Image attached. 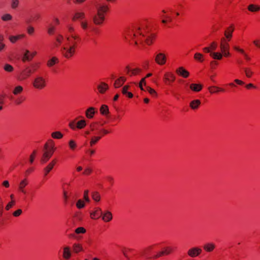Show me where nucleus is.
<instances>
[{
  "label": "nucleus",
  "instance_id": "1",
  "mask_svg": "<svg viewBox=\"0 0 260 260\" xmlns=\"http://www.w3.org/2000/svg\"><path fill=\"white\" fill-rule=\"evenodd\" d=\"M154 33L148 31L147 29L132 27L125 32V38L131 44L138 45H151L156 39Z\"/></svg>",
  "mask_w": 260,
  "mask_h": 260
},
{
  "label": "nucleus",
  "instance_id": "2",
  "mask_svg": "<svg viewBox=\"0 0 260 260\" xmlns=\"http://www.w3.org/2000/svg\"><path fill=\"white\" fill-rule=\"evenodd\" d=\"M109 11L108 5L104 4L100 5L97 8V12L93 16L92 18L93 23L95 25L102 26L105 21V17Z\"/></svg>",
  "mask_w": 260,
  "mask_h": 260
},
{
  "label": "nucleus",
  "instance_id": "3",
  "mask_svg": "<svg viewBox=\"0 0 260 260\" xmlns=\"http://www.w3.org/2000/svg\"><path fill=\"white\" fill-rule=\"evenodd\" d=\"M56 150L55 142L52 139H48L44 146V152L40 159V162L44 164L47 162Z\"/></svg>",
  "mask_w": 260,
  "mask_h": 260
},
{
  "label": "nucleus",
  "instance_id": "4",
  "mask_svg": "<svg viewBox=\"0 0 260 260\" xmlns=\"http://www.w3.org/2000/svg\"><path fill=\"white\" fill-rule=\"evenodd\" d=\"M40 67V64L39 63H35L30 64L29 67L25 68L17 75V80L19 81L27 80L38 71Z\"/></svg>",
  "mask_w": 260,
  "mask_h": 260
},
{
  "label": "nucleus",
  "instance_id": "5",
  "mask_svg": "<svg viewBox=\"0 0 260 260\" xmlns=\"http://www.w3.org/2000/svg\"><path fill=\"white\" fill-rule=\"evenodd\" d=\"M31 84L34 89L42 90L47 86V80L42 76H37L34 78Z\"/></svg>",
  "mask_w": 260,
  "mask_h": 260
},
{
  "label": "nucleus",
  "instance_id": "6",
  "mask_svg": "<svg viewBox=\"0 0 260 260\" xmlns=\"http://www.w3.org/2000/svg\"><path fill=\"white\" fill-rule=\"evenodd\" d=\"M111 133V129H106L104 128L100 129L98 132V136H94L91 138L90 146L91 147L94 146L103 137Z\"/></svg>",
  "mask_w": 260,
  "mask_h": 260
},
{
  "label": "nucleus",
  "instance_id": "7",
  "mask_svg": "<svg viewBox=\"0 0 260 260\" xmlns=\"http://www.w3.org/2000/svg\"><path fill=\"white\" fill-rule=\"evenodd\" d=\"M67 45L73 47L74 49H77L78 45L80 43L81 39L79 35H72V36H68L67 38Z\"/></svg>",
  "mask_w": 260,
  "mask_h": 260
},
{
  "label": "nucleus",
  "instance_id": "8",
  "mask_svg": "<svg viewBox=\"0 0 260 260\" xmlns=\"http://www.w3.org/2000/svg\"><path fill=\"white\" fill-rule=\"evenodd\" d=\"M231 41H227L224 39H221L220 41V50L222 52L223 55L225 57H230L231 53L230 52V44L229 42Z\"/></svg>",
  "mask_w": 260,
  "mask_h": 260
},
{
  "label": "nucleus",
  "instance_id": "9",
  "mask_svg": "<svg viewBox=\"0 0 260 260\" xmlns=\"http://www.w3.org/2000/svg\"><path fill=\"white\" fill-rule=\"evenodd\" d=\"M76 49L73 47H69L67 45L61 49V53L62 56L67 59H72L76 53Z\"/></svg>",
  "mask_w": 260,
  "mask_h": 260
},
{
  "label": "nucleus",
  "instance_id": "10",
  "mask_svg": "<svg viewBox=\"0 0 260 260\" xmlns=\"http://www.w3.org/2000/svg\"><path fill=\"white\" fill-rule=\"evenodd\" d=\"M177 249L176 246H167L162 249V250L158 252L154 256V258H157L162 256L168 255L173 253Z\"/></svg>",
  "mask_w": 260,
  "mask_h": 260
},
{
  "label": "nucleus",
  "instance_id": "11",
  "mask_svg": "<svg viewBox=\"0 0 260 260\" xmlns=\"http://www.w3.org/2000/svg\"><path fill=\"white\" fill-rule=\"evenodd\" d=\"M176 80V76L172 72H166L164 73L162 81L166 85L171 86Z\"/></svg>",
  "mask_w": 260,
  "mask_h": 260
},
{
  "label": "nucleus",
  "instance_id": "12",
  "mask_svg": "<svg viewBox=\"0 0 260 260\" xmlns=\"http://www.w3.org/2000/svg\"><path fill=\"white\" fill-rule=\"evenodd\" d=\"M235 30V26L234 24H231L224 31V37L221 39H224L227 41H231L233 37V33Z\"/></svg>",
  "mask_w": 260,
  "mask_h": 260
},
{
  "label": "nucleus",
  "instance_id": "13",
  "mask_svg": "<svg viewBox=\"0 0 260 260\" xmlns=\"http://www.w3.org/2000/svg\"><path fill=\"white\" fill-rule=\"evenodd\" d=\"M109 89V85L104 82H100L96 86L97 92L101 94H104Z\"/></svg>",
  "mask_w": 260,
  "mask_h": 260
},
{
  "label": "nucleus",
  "instance_id": "14",
  "mask_svg": "<svg viewBox=\"0 0 260 260\" xmlns=\"http://www.w3.org/2000/svg\"><path fill=\"white\" fill-rule=\"evenodd\" d=\"M155 62L159 66H164L166 63L167 57L164 53H158L155 57Z\"/></svg>",
  "mask_w": 260,
  "mask_h": 260
},
{
  "label": "nucleus",
  "instance_id": "15",
  "mask_svg": "<svg viewBox=\"0 0 260 260\" xmlns=\"http://www.w3.org/2000/svg\"><path fill=\"white\" fill-rule=\"evenodd\" d=\"M202 250L198 247H194L190 248L187 251V255L191 257H197L201 254Z\"/></svg>",
  "mask_w": 260,
  "mask_h": 260
},
{
  "label": "nucleus",
  "instance_id": "16",
  "mask_svg": "<svg viewBox=\"0 0 260 260\" xmlns=\"http://www.w3.org/2000/svg\"><path fill=\"white\" fill-rule=\"evenodd\" d=\"M57 160L56 158L53 159L51 162L43 169L44 176V177L50 173V172L53 169V167L56 164Z\"/></svg>",
  "mask_w": 260,
  "mask_h": 260
},
{
  "label": "nucleus",
  "instance_id": "17",
  "mask_svg": "<svg viewBox=\"0 0 260 260\" xmlns=\"http://www.w3.org/2000/svg\"><path fill=\"white\" fill-rule=\"evenodd\" d=\"M29 51L28 50H26L23 55V56L22 58V61L23 62H25L26 61H29L31 60L33 58L37 55V52L34 51L31 52V53H29Z\"/></svg>",
  "mask_w": 260,
  "mask_h": 260
},
{
  "label": "nucleus",
  "instance_id": "18",
  "mask_svg": "<svg viewBox=\"0 0 260 260\" xmlns=\"http://www.w3.org/2000/svg\"><path fill=\"white\" fill-rule=\"evenodd\" d=\"M175 72L178 76L184 78H188L190 75L189 72L183 67L178 68Z\"/></svg>",
  "mask_w": 260,
  "mask_h": 260
},
{
  "label": "nucleus",
  "instance_id": "19",
  "mask_svg": "<svg viewBox=\"0 0 260 260\" xmlns=\"http://www.w3.org/2000/svg\"><path fill=\"white\" fill-rule=\"evenodd\" d=\"M102 215V211L100 208H95L90 212V216L92 219H98Z\"/></svg>",
  "mask_w": 260,
  "mask_h": 260
},
{
  "label": "nucleus",
  "instance_id": "20",
  "mask_svg": "<svg viewBox=\"0 0 260 260\" xmlns=\"http://www.w3.org/2000/svg\"><path fill=\"white\" fill-rule=\"evenodd\" d=\"M134 252L135 249L132 248L124 247L122 249L123 254L127 260H131L132 255H134Z\"/></svg>",
  "mask_w": 260,
  "mask_h": 260
},
{
  "label": "nucleus",
  "instance_id": "21",
  "mask_svg": "<svg viewBox=\"0 0 260 260\" xmlns=\"http://www.w3.org/2000/svg\"><path fill=\"white\" fill-rule=\"evenodd\" d=\"M126 81V78L125 76H120L115 81L113 86L115 88H120L124 84Z\"/></svg>",
  "mask_w": 260,
  "mask_h": 260
},
{
  "label": "nucleus",
  "instance_id": "22",
  "mask_svg": "<svg viewBox=\"0 0 260 260\" xmlns=\"http://www.w3.org/2000/svg\"><path fill=\"white\" fill-rule=\"evenodd\" d=\"M85 18V14L83 12H76L72 18V20L74 22L79 20H83Z\"/></svg>",
  "mask_w": 260,
  "mask_h": 260
},
{
  "label": "nucleus",
  "instance_id": "23",
  "mask_svg": "<svg viewBox=\"0 0 260 260\" xmlns=\"http://www.w3.org/2000/svg\"><path fill=\"white\" fill-rule=\"evenodd\" d=\"M208 90L211 94L217 93L219 92H225L224 88L216 86H211L208 87Z\"/></svg>",
  "mask_w": 260,
  "mask_h": 260
},
{
  "label": "nucleus",
  "instance_id": "24",
  "mask_svg": "<svg viewBox=\"0 0 260 260\" xmlns=\"http://www.w3.org/2000/svg\"><path fill=\"white\" fill-rule=\"evenodd\" d=\"M102 220L105 222H108L112 220L113 215L110 211H106L102 215Z\"/></svg>",
  "mask_w": 260,
  "mask_h": 260
},
{
  "label": "nucleus",
  "instance_id": "25",
  "mask_svg": "<svg viewBox=\"0 0 260 260\" xmlns=\"http://www.w3.org/2000/svg\"><path fill=\"white\" fill-rule=\"evenodd\" d=\"M95 113V108L90 107L85 111V116L88 119H92L93 118Z\"/></svg>",
  "mask_w": 260,
  "mask_h": 260
},
{
  "label": "nucleus",
  "instance_id": "26",
  "mask_svg": "<svg viewBox=\"0 0 260 260\" xmlns=\"http://www.w3.org/2000/svg\"><path fill=\"white\" fill-rule=\"evenodd\" d=\"M201 105L200 100L197 99L191 101L189 103L190 108L193 110H198Z\"/></svg>",
  "mask_w": 260,
  "mask_h": 260
},
{
  "label": "nucleus",
  "instance_id": "27",
  "mask_svg": "<svg viewBox=\"0 0 260 260\" xmlns=\"http://www.w3.org/2000/svg\"><path fill=\"white\" fill-rule=\"evenodd\" d=\"M72 255L70 248L68 246L64 247L63 249L62 257L66 260L69 259Z\"/></svg>",
  "mask_w": 260,
  "mask_h": 260
},
{
  "label": "nucleus",
  "instance_id": "28",
  "mask_svg": "<svg viewBox=\"0 0 260 260\" xmlns=\"http://www.w3.org/2000/svg\"><path fill=\"white\" fill-rule=\"evenodd\" d=\"M28 181L27 179L24 178L23 180L21 181L19 184V190L21 192L25 194L26 191L24 189V188L28 185Z\"/></svg>",
  "mask_w": 260,
  "mask_h": 260
},
{
  "label": "nucleus",
  "instance_id": "29",
  "mask_svg": "<svg viewBox=\"0 0 260 260\" xmlns=\"http://www.w3.org/2000/svg\"><path fill=\"white\" fill-rule=\"evenodd\" d=\"M203 249L207 252H210L213 251L215 248V245L213 243H207L204 245Z\"/></svg>",
  "mask_w": 260,
  "mask_h": 260
},
{
  "label": "nucleus",
  "instance_id": "30",
  "mask_svg": "<svg viewBox=\"0 0 260 260\" xmlns=\"http://www.w3.org/2000/svg\"><path fill=\"white\" fill-rule=\"evenodd\" d=\"M247 10L251 12L256 13L260 11V5L256 4H250L247 7Z\"/></svg>",
  "mask_w": 260,
  "mask_h": 260
},
{
  "label": "nucleus",
  "instance_id": "31",
  "mask_svg": "<svg viewBox=\"0 0 260 260\" xmlns=\"http://www.w3.org/2000/svg\"><path fill=\"white\" fill-rule=\"evenodd\" d=\"M80 26L84 31H87L90 27L89 22L85 19L80 21Z\"/></svg>",
  "mask_w": 260,
  "mask_h": 260
},
{
  "label": "nucleus",
  "instance_id": "32",
  "mask_svg": "<svg viewBox=\"0 0 260 260\" xmlns=\"http://www.w3.org/2000/svg\"><path fill=\"white\" fill-rule=\"evenodd\" d=\"M189 88L193 91L199 92L202 89L203 85L201 84L191 83Z\"/></svg>",
  "mask_w": 260,
  "mask_h": 260
},
{
  "label": "nucleus",
  "instance_id": "33",
  "mask_svg": "<svg viewBox=\"0 0 260 260\" xmlns=\"http://www.w3.org/2000/svg\"><path fill=\"white\" fill-rule=\"evenodd\" d=\"M59 63V59L56 56H53L47 61V66L48 67H52Z\"/></svg>",
  "mask_w": 260,
  "mask_h": 260
},
{
  "label": "nucleus",
  "instance_id": "34",
  "mask_svg": "<svg viewBox=\"0 0 260 260\" xmlns=\"http://www.w3.org/2000/svg\"><path fill=\"white\" fill-rule=\"evenodd\" d=\"M24 37V35H18L16 36H11L9 37V40L12 43H15L17 41L22 39Z\"/></svg>",
  "mask_w": 260,
  "mask_h": 260
},
{
  "label": "nucleus",
  "instance_id": "35",
  "mask_svg": "<svg viewBox=\"0 0 260 260\" xmlns=\"http://www.w3.org/2000/svg\"><path fill=\"white\" fill-rule=\"evenodd\" d=\"M210 56L214 59L221 60L223 56L222 52H211L210 54Z\"/></svg>",
  "mask_w": 260,
  "mask_h": 260
},
{
  "label": "nucleus",
  "instance_id": "36",
  "mask_svg": "<svg viewBox=\"0 0 260 260\" xmlns=\"http://www.w3.org/2000/svg\"><path fill=\"white\" fill-rule=\"evenodd\" d=\"M87 125L86 121L84 119H82L79 121H78L76 123V127L77 129H83Z\"/></svg>",
  "mask_w": 260,
  "mask_h": 260
},
{
  "label": "nucleus",
  "instance_id": "37",
  "mask_svg": "<svg viewBox=\"0 0 260 260\" xmlns=\"http://www.w3.org/2000/svg\"><path fill=\"white\" fill-rule=\"evenodd\" d=\"M73 250L75 253H79L83 250V247L81 244L75 243L73 245Z\"/></svg>",
  "mask_w": 260,
  "mask_h": 260
},
{
  "label": "nucleus",
  "instance_id": "38",
  "mask_svg": "<svg viewBox=\"0 0 260 260\" xmlns=\"http://www.w3.org/2000/svg\"><path fill=\"white\" fill-rule=\"evenodd\" d=\"M193 58L195 60L200 62H203L205 60L204 55L202 53L198 52L194 54Z\"/></svg>",
  "mask_w": 260,
  "mask_h": 260
},
{
  "label": "nucleus",
  "instance_id": "39",
  "mask_svg": "<svg viewBox=\"0 0 260 260\" xmlns=\"http://www.w3.org/2000/svg\"><path fill=\"white\" fill-rule=\"evenodd\" d=\"M100 113L103 115H107L109 114V108L106 105H102L100 109Z\"/></svg>",
  "mask_w": 260,
  "mask_h": 260
},
{
  "label": "nucleus",
  "instance_id": "40",
  "mask_svg": "<svg viewBox=\"0 0 260 260\" xmlns=\"http://www.w3.org/2000/svg\"><path fill=\"white\" fill-rule=\"evenodd\" d=\"M51 137L54 139H61L63 138V134L59 131L52 132L51 134Z\"/></svg>",
  "mask_w": 260,
  "mask_h": 260
},
{
  "label": "nucleus",
  "instance_id": "41",
  "mask_svg": "<svg viewBox=\"0 0 260 260\" xmlns=\"http://www.w3.org/2000/svg\"><path fill=\"white\" fill-rule=\"evenodd\" d=\"M163 19L161 20L162 23H171L173 21V17L170 15H162Z\"/></svg>",
  "mask_w": 260,
  "mask_h": 260
},
{
  "label": "nucleus",
  "instance_id": "42",
  "mask_svg": "<svg viewBox=\"0 0 260 260\" xmlns=\"http://www.w3.org/2000/svg\"><path fill=\"white\" fill-rule=\"evenodd\" d=\"M142 72V69L139 68H136L135 69H132L131 73L129 76H135L140 75Z\"/></svg>",
  "mask_w": 260,
  "mask_h": 260
},
{
  "label": "nucleus",
  "instance_id": "43",
  "mask_svg": "<svg viewBox=\"0 0 260 260\" xmlns=\"http://www.w3.org/2000/svg\"><path fill=\"white\" fill-rule=\"evenodd\" d=\"M92 199L95 202H98L101 200V195L98 191H93L91 193Z\"/></svg>",
  "mask_w": 260,
  "mask_h": 260
},
{
  "label": "nucleus",
  "instance_id": "44",
  "mask_svg": "<svg viewBox=\"0 0 260 260\" xmlns=\"http://www.w3.org/2000/svg\"><path fill=\"white\" fill-rule=\"evenodd\" d=\"M68 36H72V35H78L75 32L74 27L72 24H69L67 26Z\"/></svg>",
  "mask_w": 260,
  "mask_h": 260
},
{
  "label": "nucleus",
  "instance_id": "45",
  "mask_svg": "<svg viewBox=\"0 0 260 260\" xmlns=\"http://www.w3.org/2000/svg\"><path fill=\"white\" fill-rule=\"evenodd\" d=\"M23 90V88L22 86L18 85L16 86L13 90V93L14 95H17L20 94Z\"/></svg>",
  "mask_w": 260,
  "mask_h": 260
},
{
  "label": "nucleus",
  "instance_id": "46",
  "mask_svg": "<svg viewBox=\"0 0 260 260\" xmlns=\"http://www.w3.org/2000/svg\"><path fill=\"white\" fill-rule=\"evenodd\" d=\"M145 91H147L149 93V94L153 97H157V94L156 91L149 86H147L146 87V90Z\"/></svg>",
  "mask_w": 260,
  "mask_h": 260
},
{
  "label": "nucleus",
  "instance_id": "47",
  "mask_svg": "<svg viewBox=\"0 0 260 260\" xmlns=\"http://www.w3.org/2000/svg\"><path fill=\"white\" fill-rule=\"evenodd\" d=\"M93 172V170L91 167H87L86 168L84 171L82 173V174L84 176H89L91 175Z\"/></svg>",
  "mask_w": 260,
  "mask_h": 260
},
{
  "label": "nucleus",
  "instance_id": "48",
  "mask_svg": "<svg viewBox=\"0 0 260 260\" xmlns=\"http://www.w3.org/2000/svg\"><path fill=\"white\" fill-rule=\"evenodd\" d=\"M25 100H26L25 97L24 96L21 95V96H19L15 100V103L16 105H20L21 103H22L23 102H24L25 101Z\"/></svg>",
  "mask_w": 260,
  "mask_h": 260
},
{
  "label": "nucleus",
  "instance_id": "49",
  "mask_svg": "<svg viewBox=\"0 0 260 260\" xmlns=\"http://www.w3.org/2000/svg\"><path fill=\"white\" fill-rule=\"evenodd\" d=\"M105 180L111 186L113 185L114 183V179L112 176H107L105 177Z\"/></svg>",
  "mask_w": 260,
  "mask_h": 260
},
{
  "label": "nucleus",
  "instance_id": "50",
  "mask_svg": "<svg viewBox=\"0 0 260 260\" xmlns=\"http://www.w3.org/2000/svg\"><path fill=\"white\" fill-rule=\"evenodd\" d=\"M150 253H151V252H150V250L148 249V248L147 247H145V248H144L140 252V255L142 256H146Z\"/></svg>",
  "mask_w": 260,
  "mask_h": 260
},
{
  "label": "nucleus",
  "instance_id": "51",
  "mask_svg": "<svg viewBox=\"0 0 260 260\" xmlns=\"http://www.w3.org/2000/svg\"><path fill=\"white\" fill-rule=\"evenodd\" d=\"M70 148L72 150H74L77 147V144L74 140H71L69 142Z\"/></svg>",
  "mask_w": 260,
  "mask_h": 260
},
{
  "label": "nucleus",
  "instance_id": "52",
  "mask_svg": "<svg viewBox=\"0 0 260 260\" xmlns=\"http://www.w3.org/2000/svg\"><path fill=\"white\" fill-rule=\"evenodd\" d=\"M76 205L77 208L82 209L84 207L85 203L83 200L80 199L77 202Z\"/></svg>",
  "mask_w": 260,
  "mask_h": 260
},
{
  "label": "nucleus",
  "instance_id": "53",
  "mask_svg": "<svg viewBox=\"0 0 260 260\" xmlns=\"http://www.w3.org/2000/svg\"><path fill=\"white\" fill-rule=\"evenodd\" d=\"M5 71L8 72H12L14 70V68L10 64H6L4 67Z\"/></svg>",
  "mask_w": 260,
  "mask_h": 260
},
{
  "label": "nucleus",
  "instance_id": "54",
  "mask_svg": "<svg viewBox=\"0 0 260 260\" xmlns=\"http://www.w3.org/2000/svg\"><path fill=\"white\" fill-rule=\"evenodd\" d=\"M37 153V151L36 150H34L32 151V152L31 153V154H30V157H29V161H30V164H32L34 162V161L36 158Z\"/></svg>",
  "mask_w": 260,
  "mask_h": 260
},
{
  "label": "nucleus",
  "instance_id": "55",
  "mask_svg": "<svg viewBox=\"0 0 260 260\" xmlns=\"http://www.w3.org/2000/svg\"><path fill=\"white\" fill-rule=\"evenodd\" d=\"M245 73L246 76L248 78H251L253 75V72L249 68H245Z\"/></svg>",
  "mask_w": 260,
  "mask_h": 260
},
{
  "label": "nucleus",
  "instance_id": "56",
  "mask_svg": "<svg viewBox=\"0 0 260 260\" xmlns=\"http://www.w3.org/2000/svg\"><path fill=\"white\" fill-rule=\"evenodd\" d=\"M15 204V202L14 200H12L5 207V209L7 211L9 210L11 208H12Z\"/></svg>",
  "mask_w": 260,
  "mask_h": 260
},
{
  "label": "nucleus",
  "instance_id": "57",
  "mask_svg": "<svg viewBox=\"0 0 260 260\" xmlns=\"http://www.w3.org/2000/svg\"><path fill=\"white\" fill-rule=\"evenodd\" d=\"M86 232V230L83 227H79L75 230L76 234H84Z\"/></svg>",
  "mask_w": 260,
  "mask_h": 260
},
{
  "label": "nucleus",
  "instance_id": "58",
  "mask_svg": "<svg viewBox=\"0 0 260 260\" xmlns=\"http://www.w3.org/2000/svg\"><path fill=\"white\" fill-rule=\"evenodd\" d=\"M89 191L88 190H85L84 191L83 198L84 200L87 202H89L90 200L88 196Z\"/></svg>",
  "mask_w": 260,
  "mask_h": 260
},
{
  "label": "nucleus",
  "instance_id": "59",
  "mask_svg": "<svg viewBox=\"0 0 260 260\" xmlns=\"http://www.w3.org/2000/svg\"><path fill=\"white\" fill-rule=\"evenodd\" d=\"M158 244H155L153 245H149L147 246V247L148 249L150 250V252L151 253L152 251H153L154 250L156 249L157 247L158 246Z\"/></svg>",
  "mask_w": 260,
  "mask_h": 260
},
{
  "label": "nucleus",
  "instance_id": "60",
  "mask_svg": "<svg viewBox=\"0 0 260 260\" xmlns=\"http://www.w3.org/2000/svg\"><path fill=\"white\" fill-rule=\"evenodd\" d=\"M233 49L234 50L239 52L242 54H244V53L245 52L244 49L240 48V47L238 46H233Z\"/></svg>",
  "mask_w": 260,
  "mask_h": 260
},
{
  "label": "nucleus",
  "instance_id": "61",
  "mask_svg": "<svg viewBox=\"0 0 260 260\" xmlns=\"http://www.w3.org/2000/svg\"><path fill=\"white\" fill-rule=\"evenodd\" d=\"M2 19L4 21H8L12 19V16L9 14H6L2 16Z\"/></svg>",
  "mask_w": 260,
  "mask_h": 260
},
{
  "label": "nucleus",
  "instance_id": "62",
  "mask_svg": "<svg viewBox=\"0 0 260 260\" xmlns=\"http://www.w3.org/2000/svg\"><path fill=\"white\" fill-rule=\"evenodd\" d=\"M211 50H215L217 47V43L216 42H212L209 46Z\"/></svg>",
  "mask_w": 260,
  "mask_h": 260
},
{
  "label": "nucleus",
  "instance_id": "63",
  "mask_svg": "<svg viewBox=\"0 0 260 260\" xmlns=\"http://www.w3.org/2000/svg\"><path fill=\"white\" fill-rule=\"evenodd\" d=\"M63 37L61 35H57L56 37V41L58 42V45H59L62 42Z\"/></svg>",
  "mask_w": 260,
  "mask_h": 260
},
{
  "label": "nucleus",
  "instance_id": "64",
  "mask_svg": "<svg viewBox=\"0 0 260 260\" xmlns=\"http://www.w3.org/2000/svg\"><path fill=\"white\" fill-rule=\"evenodd\" d=\"M253 43L256 47L260 49V39L254 40Z\"/></svg>",
  "mask_w": 260,
  "mask_h": 260
}]
</instances>
